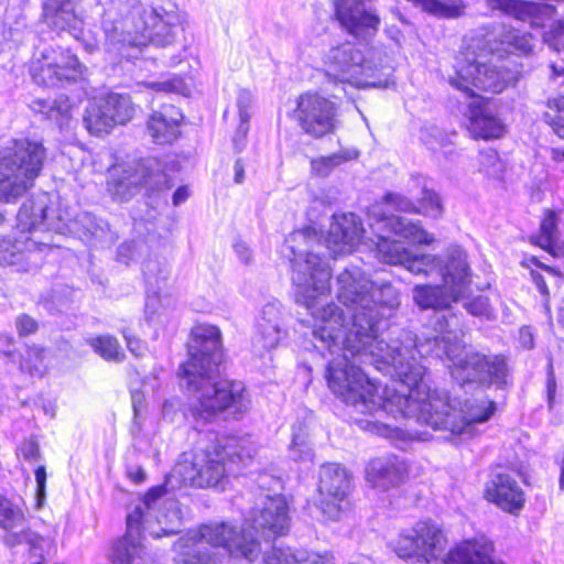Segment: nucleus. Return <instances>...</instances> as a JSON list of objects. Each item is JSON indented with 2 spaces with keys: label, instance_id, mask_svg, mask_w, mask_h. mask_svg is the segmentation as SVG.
<instances>
[{
  "label": "nucleus",
  "instance_id": "4c0bfd02",
  "mask_svg": "<svg viewBox=\"0 0 564 564\" xmlns=\"http://www.w3.org/2000/svg\"><path fill=\"white\" fill-rule=\"evenodd\" d=\"M500 42L508 45L509 47H512L514 52L523 55L532 53L535 46V41L532 34L528 32H521L511 26L503 29L500 34Z\"/></svg>",
  "mask_w": 564,
  "mask_h": 564
},
{
  "label": "nucleus",
  "instance_id": "a878e982",
  "mask_svg": "<svg viewBox=\"0 0 564 564\" xmlns=\"http://www.w3.org/2000/svg\"><path fill=\"white\" fill-rule=\"evenodd\" d=\"M183 116L173 105H164L154 111L148 120V131L158 144L174 142L180 135V123Z\"/></svg>",
  "mask_w": 564,
  "mask_h": 564
},
{
  "label": "nucleus",
  "instance_id": "a19ab883",
  "mask_svg": "<svg viewBox=\"0 0 564 564\" xmlns=\"http://www.w3.org/2000/svg\"><path fill=\"white\" fill-rule=\"evenodd\" d=\"M147 252L148 246L141 239L123 241L117 249V260L124 265H130L132 262H137Z\"/></svg>",
  "mask_w": 564,
  "mask_h": 564
},
{
  "label": "nucleus",
  "instance_id": "f3484780",
  "mask_svg": "<svg viewBox=\"0 0 564 564\" xmlns=\"http://www.w3.org/2000/svg\"><path fill=\"white\" fill-rule=\"evenodd\" d=\"M351 475L340 464L326 463L321 466L318 481V508L323 516L333 521L340 519L349 507Z\"/></svg>",
  "mask_w": 564,
  "mask_h": 564
},
{
  "label": "nucleus",
  "instance_id": "7c9ffc66",
  "mask_svg": "<svg viewBox=\"0 0 564 564\" xmlns=\"http://www.w3.org/2000/svg\"><path fill=\"white\" fill-rule=\"evenodd\" d=\"M95 354L109 362L120 364L126 359V352L119 340L109 334L90 336L85 339Z\"/></svg>",
  "mask_w": 564,
  "mask_h": 564
},
{
  "label": "nucleus",
  "instance_id": "7ed1b4c3",
  "mask_svg": "<svg viewBox=\"0 0 564 564\" xmlns=\"http://www.w3.org/2000/svg\"><path fill=\"white\" fill-rule=\"evenodd\" d=\"M377 257L389 264L401 265L414 275H440V285H416L413 300L423 310H444L467 295L471 271L466 251L459 246L449 247L443 254L414 253L403 242L378 234Z\"/></svg>",
  "mask_w": 564,
  "mask_h": 564
},
{
  "label": "nucleus",
  "instance_id": "f704fd0d",
  "mask_svg": "<svg viewBox=\"0 0 564 564\" xmlns=\"http://www.w3.org/2000/svg\"><path fill=\"white\" fill-rule=\"evenodd\" d=\"M106 110L109 111L113 124H124L132 119L135 112L130 96L122 94H109L106 98Z\"/></svg>",
  "mask_w": 564,
  "mask_h": 564
},
{
  "label": "nucleus",
  "instance_id": "bb28decb",
  "mask_svg": "<svg viewBox=\"0 0 564 564\" xmlns=\"http://www.w3.org/2000/svg\"><path fill=\"white\" fill-rule=\"evenodd\" d=\"M30 240L0 238V265L14 267L19 272L30 271L36 263L39 252Z\"/></svg>",
  "mask_w": 564,
  "mask_h": 564
},
{
  "label": "nucleus",
  "instance_id": "a18cd8bd",
  "mask_svg": "<svg viewBox=\"0 0 564 564\" xmlns=\"http://www.w3.org/2000/svg\"><path fill=\"white\" fill-rule=\"evenodd\" d=\"M420 206L417 213H423L426 216L437 218L442 215L443 206L437 193L432 189L424 188L420 198Z\"/></svg>",
  "mask_w": 564,
  "mask_h": 564
},
{
  "label": "nucleus",
  "instance_id": "4d7b16f0",
  "mask_svg": "<svg viewBox=\"0 0 564 564\" xmlns=\"http://www.w3.org/2000/svg\"><path fill=\"white\" fill-rule=\"evenodd\" d=\"M37 507H41L45 498L46 470L41 465L35 469Z\"/></svg>",
  "mask_w": 564,
  "mask_h": 564
},
{
  "label": "nucleus",
  "instance_id": "423d86ee",
  "mask_svg": "<svg viewBox=\"0 0 564 564\" xmlns=\"http://www.w3.org/2000/svg\"><path fill=\"white\" fill-rule=\"evenodd\" d=\"M252 458L251 449L237 437H215L193 453H183L171 477L184 485L199 488L216 487Z\"/></svg>",
  "mask_w": 564,
  "mask_h": 564
},
{
  "label": "nucleus",
  "instance_id": "20e7f679",
  "mask_svg": "<svg viewBox=\"0 0 564 564\" xmlns=\"http://www.w3.org/2000/svg\"><path fill=\"white\" fill-rule=\"evenodd\" d=\"M398 373L411 386L406 398L397 397L398 409L404 411V417L414 419L433 430L471 437L475 424L487 422L496 411V403L487 398L465 400L462 408L456 410L445 390L431 389L426 367L421 362L399 366Z\"/></svg>",
  "mask_w": 564,
  "mask_h": 564
},
{
  "label": "nucleus",
  "instance_id": "4468645a",
  "mask_svg": "<svg viewBox=\"0 0 564 564\" xmlns=\"http://www.w3.org/2000/svg\"><path fill=\"white\" fill-rule=\"evenodd\" d=\"M389 545L400 558L427 564L443 551L444 535L432 521H420L402 531Z\"/></svg>",
  "mask_w": 564,
  "mask_h": 564
},
{
  "label": "nucleus",
  "instance_id": "473e14b6",
  "mask_svg": "<svg viewBox=\"0 0 564 564\" xmlns=\"http://www.w3.org/2000/svg\"><path fill=\"white\" fill-rule=\"evenodd\" d=\"M84 122L93 134L108 133L115 127L109 111L106 110L105 98L99 102L89 104L85 111Z\"/></svg>",
  "mask_w": 564,
  "mask_h": 564
},
{
  "label": "nucleus",
  "instance_id": "c85d7f7f",
  "mask_svg": "<svg viewBox=\"0 0 564 564\" xmlns=\"http://www.w3.org/2000/svg\"><path fill=\"white\" fill-rule=\"evenodd\" d=\"M378 229L384 228L389 232H393L399 237H403L413 242L419 243H431L433 238L422 229V227L412 221L411 219L402 216H387L382 214L380 218L377 219Z\"/></svg>",
  "mask_w": 564,
  "mask_h": 564
},
{
  "label": "nucleus",
  "instance_id": "f257e3e1",
  "mask_svg": "<svg viewBox=\"0 0 564 564\" xmlns=\"http://www.w3.org/2000/svg\"><path fill=\"white\" fill-rule=\"evenodd\" d=\"M337 297L350 313L346 321L343 310L329 303L313 312L315 325L311 335L317 350L330 356L325 379L333 393L364 414L387 412L404 417L397 397L409 395L411 386L399 376V366L419 365L414 352L423 358L435 357L452 361L449 371L462 388H502L507 384L509 366L505 356L466 349L462 339L447 330L444 315L434 316L435 327L420 335L401 329L387 343L379 339L395 314L400 297L389 282L371 281L357 265H349L337 275Z\"/></svg>",
  "mask_w": 564,
  "mask_h": 564
},
{
  "label": "nucleus",
  "instance_id": "8fccbe9b",
  "mask_svg": "<svg viewBox=\"0 0 564 564\" xmlns=\"http://www.w3.org/2000/svg\"><path fill=\"white\" fill-rule=\"evenodd\" d=\"M18 451L19 455L30 463H35L41 459L40 446L34 440L23 441Z\"/></svg>",
  "mask_w": 564,
  "mask_h": 564
},
{
  "label": "nucleus",
  "instance_id": "49530a36",
  "mask_svg": "<svg viewBox=\"0 0 564 564\" xmlns=\"http://www.w3.org/2000/svg\"><path fill=\"white\" fill-rule=\"evenodd\" d=\"M539 243L543 248H551L557 239L556 216L553 212H547L541 223V235Z\"/></svg>",
  "mask_w": 564,
  "mask_h": 564
},
{
  "label": "nucleus",
  "instance_id": "ea45409f",
  "mask_svg": "<svg viewBox=\"0 0 564 564\" xmlns=\"http://www.w3.org/2000/svg\"><path fill=\"white\" fill-rule=\"evenodd\" d=\"M142 272L145 283L160 289L161 283H164L170 275V265L165 261L148 259L142 264Z\"/></svg>",
  "mask_w": 564,
  "mask_h": 564
},
{
  "label": "nucleus",
  "instance_id": "79ce46f5",
  "mask_svg": "<svg viewBox=\"0 0 564 564\" xmlns=\"http://www.w3.org/2000/svg\"><path fill=\"white\" fill-rule=\"evenodd\" d=\"M545 118L553 127L554 132L564 139V94L557 99L549 101V110L545 112Z\"/></svg>",
  "mask_w": 564,
  "mask_h": 564
},
{
  "label": "nucleus",
  "instance_id": "338daca9",
  "mask_svg": "<svg viewBox=\"0 0 564 564\" xmlns=\"http://www.w3.org/2000/svg\"><path fill=\"white\" fill-rule=\"evenodd\" d=\"M551 32L554 34L555 37L564 36V18L555 21L552 24Z\"/></svg>",
  "mask_w": 564,
  "mask_h": 564
},
{
  "label": "nucleus",
  "instance_id": "6ab92c4d",
  "mask_svg": "<svg viewBox=\"0 0 564 564\" xmlns=\"http://www.w3.org/2000/svg\"><path fill=\"white\" fill-rule=\"evenodd\" d=\"M286 336V329L282 322L281 304L279 302L267 303L257 322L256 332L252 337V350L258 356L275 348L282 338Z\"/></svg>",
  "mask_w": 564,
  "mask_h": 564
},
{
  "label": "nucleus",
  "instance_id": "6e6d98bb",
  "mask_svg": "<svg viewBox=\"0 0 564 564\" xmlns=\"http://www.w3.org/2000/svg\"><path fill=\"white\" fill-rule=\"evenodd\" d=\"M121 334L126 340L127 348L131 354H133L137 357H141L144 355L145 346L140 339L133 337L128 329H122Z\"/></svg>",
  "mask_w": 564,
  "mask_h": 564
},
{
  "label": "nucleus",
  "instance_id": "72a5a7b5",
  "mask_svg": "<svg viewBox=\"0 0 564 564\" xmlns=\"http://www.w3.org/2000/svg\"><path fill=\"white\" fill-rule=\"evenodd\" d=\"M289 456L294 462H311L314 457V449L308 440L307 426L302 422L292 425Z\"/></svg>",
  "mask_w": 564,
  "mask_h": 564
},
{
  "label": "nucleus",
  "instance_id": "bf43d9fd",
  "mask_svg": "<svg viewBox=\"0 0 564 564\" xmlns=\"http://www.w3.org/2000/svg\"><path fill=\"white\" fill-rule=\"evenodd\" d=\"M424 141L431 150L435 151L436 145L445 147L448 142V138L438 129H432V132L425 138Z\"/></svg>",
  "mask_w": 564,
  "mask_h": 564
},
{
  "label": "nucleus",
  "instance_id": "5fc2aeb1",
  "mask_svg": "<svg viewBox=\"0 0 564 564\" xmlns=\"http://www.w3.org/2000/svg\"><path fill=\"white\" fill-rule=\"evenodd\" d=\"M253 96L248 89H240L237 96V107L239 110V118L250 119L249 108L251 106Z\"/></svg>",
  "mask_w": 564,
  "mask_h": 564
},
{
  "label": "nucleus",
  "instance_id": "680f3d73",
  "mask_svg": "<svg viewBox=\"0 0 564 564\" xmlns=\"http://www.w3.org/2000/svg\"><path fill=\"white\" fill-rule=\"evenodd\" d=\"M31 108L34 112L42 113L45 118H47L48 109L52 108V101L37 99L32 102Z\"/></svg>",
  "mask_w": 564,
  "mask_h": 564
},
{
  "label": "nucleus",
  "instance_id": "69168bd1",
  "mask_svg": "<svg viewBox=\"0 0 564 564\" xmlns=\"http://www.w3.org/2000/svg\"><path fill=\"white\" fill-rule=\"evenodd\" d=\"M235 182L241 184L245 181V166L241 160H237L235 163Z\"/></svg>",
  "mask_w": 564,
  "mask_h": 564
},
{
  "label": "nucleus",
  "instance_id": "b1692460",
  "mask_svg": "<svg viewBox=\"0 0 564 564\" xmlns=\"http://www.w3.org/2000/svg\"><path fill=\"white\" fill-rule=\"evenodd\" d=\"M364 231L362 224L355 214H336L326 237L327 248L334 253L350 251L359 242Z\"/></svg>",
  "mask_w": 564,
  "mask_h": 564
},
{
  "label": "nucleus",
  "instance_id": "4be33fe9",
  "mask_svg": "<svg viewBox=\"0 0 564 564\" xmlns=\"http://www.w3.org/2000/svg\"><path fill=\"white\" fill-rule=\"evenodd\" d=\"M406 475V464L395 455L373 458L366 468L367 481L381 491L400 486L405 480Z\"/></svg>",
  "mask_w": 564,
  "mask_h": 564
},
{
  "label": "nucleus",
  "instance_id": "e433bc0d",
  "mask_svg": "<svg viewBox=\"0 0 564 564\" xmlns=\"http://www.w3.org/2000/svg\"><path fill=\"white\" fill-rule=\"evenodd\" d=\"M357 158L356 151L341 150L327 156H319L311 161L312 171L315 175L327 177L335 167Z\"/></svg>",
  "mask_w": 564,
  "mask_h": 564
},
{
  "label": "nucleus",
  "instance_id": "a211bd4d",
  "mask_svg": "<svg viewBox=\"0 0 564 564\" xmlns=\"http://www.w3.org/2000/svg\"><path fill=\"white\" fill-rule=\"evenodd\" d=\"M295 118L306 134L323 138L337 127V107L319 94L307 93L297 99Z\"/></svg>",
  "mask_w": 564,
  "mask_h": 564
},
{
  "label": "nucleus",
  "instance_id": "9b49d317",
  "mask_svg": "<svg viewBox=\"0 0 564 564\" xmlns=\"http://www.w3.org/2000/svg\"><path fill=\"white\" fill-rule=\"evenodd\" d=\"M519 78V72L507 62H494L486 54H476L471 47L464 53L455 77L449 79L452 86L462 90L467 97H475V89L499 94Z\"/></svg>",
  "mask_w": 564,
  "mask_h": 564
},
{
  "label": "nucleus",
  "instance_id": "774afa93",
  "mask_svg": "<svg viewBox=\"0 0 564 564\" xmlns=\"http://www.w3.org/2000/svg\"><path fill=\"white\" fill-rule=\"evenodd\" d=\"M151 87L156 90H164L166 87V84L165 83H152Z\"/></svg>",
  "mask_w": 564,
  "mask_h": 564
},
{
  "label": "nucleus",
  "instance_id": "c03bdc74",
  "mask_svg": "<svg viewBox=\"0 0 564 564\" xmlns=\"http://www.w3.org/2000/svg\"><path fill=\"white\" fill-rule=\"evenodd\" d=\"M72 105L69 98L61 95L52 101L46 119L54 121L61 129L68 123Z\"/></svg>",
  "mask_w": 564,
  "mask_h": 564
},
{
  "label": "nucleus",
  "instance_id": "cd10ccee",
  "mask_svg": "<svg viewBox=\"0 0 564 564\" xmlns=\"http://www.w3.org/2000/svg\"><path fill=\"white\" fill-rule=\"evenodd\" d=\"M259 564H333V558L327 553L272 546L263 554Z\"/></svg>",
  "mask_w": 564,
  "mask_h": 564
},
{
  "label": "nucleus",
  "instance_id": "9d476101",
  "mask_svg": "<svg viewBox=\"0 0 564 564\" xmlns=\"http://www.w3.org/2000/svg\"><path fill=\"white\" fill-rule=\"evenodd\" d=\"M195 541L193 549L183 554L177 564H220L221 558L213 547H223L230 556L241 557L253 563L261 551L259 543L248 539L229 527L227 522L204 524L191 536Z\"/></svg>",
  "mask_w": 564,
  "mask_h": 564
},
{
  "label": "nucleus",
  "instance_id": "37998d69",
  "mask_svg": "<svg viewBox=\"0 0 564 564\" xmlns=\"http://www.w3.org/2000/svg\"><path fill=\"white\" fill-rule=\"evenodd\" d=\"M479 171L488 177H499L502 172V163L497 151L487 149L478 154Z\"/></svg>",
  "mask_w": 564,
  "mask_h": 564
},
{
  "label": "nucleus",
  "instance_id": "13d9d810",
  "mask_svg": "<svg viewBox=\"0 0 564 564\" xmlns=\"http://www.w3.org/2000/svg\"><path fill=\"white\" fill-rule=\"evenodd\" d=\"M249 120L250 119L240 118V123L237 128V131H236L234 138H232L235 148L238 151H241L242 148L245 147V141H246V138H247V134L249 131Z\"/></svg>",
  "mask_w": 564,
  "mask_h": 564
},
{
  "label": "nucleus",
  "instance_id": "2eb2a0df",
  "mask_svg": "<svg viewBox=\"0 0 564 564\" xmlns=\"http://www.w3.org/2000/svg\"><path fill=\"white\" fill-rule=\"evenodd\" d=\"M84 69L85 66L69 48L51 46L32 65L31 75L37 85L57 87L64 83L76 82L83 76Z\"/></svg>",
  "mask_w": 564,
  "mask_h": 564
},
{
  "label": "nucleus",
  "instance_id": "39448f33",
  "mask_svg": "<svg viewBox=\"0 0 564 564\" xmlns=\"http://www.w3.org/2000/svg\"><path fill=\"white\" fill-rule=\"evenodd\" d=\"M178 15L156 9L141 0H119L104 11L101 29L105 50L116 56L130 58L131 48L148 43L169 46L175 40Z\"/></svg>",
  "mask_w": 564,
  "mask_h": 564
},
{
  "label": "nucleus",
  "instance_id": "dca6fc26",
  "mask_svg": "<svg viewBox=\"0 0 564 564\" xmlns=\"http://www.w3.org/2000/svg\"><path fill=\"white\" fill-rule=\"evenodd\" d=\"M166 494V486L152 487L144 496L143 506H137L127 516V533L113 550L111 564H147L144 546L141 543V525L158 499Z\"/></svg>",
  "mask_w": 564,
  "mask_h": 564
},
{
  "label": "nucleus",
  "instance_id": "6e6552de",
  "mask_svg": "<svg viewBox=\"0 0 564 564\" xmlns=\"http://www.w3.org/2000/svg\"><path fill=\"white\" fill-rule=\"evenodd\" d=\"M46 149L40 140L10 139L0 144V203L14 204L42 172Z\"/></svg>",
  "mask_w": 564,
  "mask_h": 564
},
{
  "label": "nucleus",
  "instance_id": "ddd939ff",
  "mask_svg": "<svg viewBox=\"0 0 564 564\" xmlns=\"http://www.w3.org/2000/svg\"><path fill=\"white\" fill-rule=\"evenodd\" d=\"M378 53L369 51L367 56L355 45L345 43L333 47L325 56V65L341 82L356 87L386 86L390 67L377 62Z\"/></svg>",
  "mask_w": 564,
  "mask_h": 564
},
{
  "label": "nucleus",
  "instance_id": "aec40b11",
  "mask_svg": "<svg viewBox=\"0 0 564 564\" xmlns=\"http://www.w3.org/2000/svg\"><path fill=\"white\" fill-rule=\"evenodd\" d=\"M25 522L26 519L23 510L6 497L0 496V528L7 531V535L3 539L6 545L13 547L28 543L32 550L41 547L43 539L30 529H26Z\"/></svg>",
  "mask_w": 564,
  "mask_h": 564
},
{
  "label": "nucleus",
  "instance_id": "412c9836",
  "mask_svg": "<svg viewBox=\"0 0 564 564\" xmlns=\"http://www.w3.org/2000/svg\"><path fill=\"white\" fill-rule=\"evenodd\" d=\"M490 11H500L518 21L527 22L531 28H543L553 19L556 8L549 3L524 0H484Z\"/></svg>",
  "mask_w": 564,
  "mask_h": 564
},
{
  "label": "nucleus",
  "instance_id": "58836bf2",
  "mask_svg": "<svg viewBox=\"0 0 564 564\" xmlns=\"http://www.w3.org/2000/svg\"><path fill=\"white\" fill-rule=\"evenodd\" d=\"M45 350L39 346L26 348L20 361V369L32 377H42L46 371Z\"/></svg>",
  "mask_w": 564,
  "mask_h": 564
},
{
  "label": "nucleus",
  "instance_id": "f8f14e48",
  "mask_svg": "<svg viewBox=\"0 0 564 564\" xmlns=\"http://www.w3.org/2000/svg\"><path fill=\"white\" fill-rule=\"evenodd\" d=\"M107 193L119 203L129 202L141 189L148 195L170 188L167 175L155 158L112 166L107 178Z\"/></svg>",
  "mask_w": 564,
  "mask_h": 564
},
{
  "label": "nucleus",
  "instance_id": "f03ea898",
  "mask_svg": "<svg viewBox=\"0 0 564 564\" xmlns=\"http://www.w3.org/2000/svg\"><path fill=\"white\" fill-rule=\"evenodd\" d=\"M221 334L214 325L200 324L192 329L188 359L180 367L181 386L193 402L191 415L196 424L210 423L220 415L238 419L248 410L242 382L220 378Z\"/></svg>",
  "mask_w": 564,
  "mask_h": 564
},
{
  "label": "nucleus",
  "instance_id": "603ef678",
  "mask_svg": "<svg viewBox=\"0 0 564 564\" xmlns=\"http://www.w3.org/2000/svg\"><path fill=\"white\" fill-rule=\"evenodd\" d=\"M384 200L387 204L393 206L395 209L401 212H417V207L406 197L400 194L388 193L384 196Z\"/></svg>",
  "mask_w": 564,
  "mask_h": 564
},
{
  "label": "nucleus",
  "instance_id": "0e129e2a",
  "mask_svg": "<svg viewBox=\"0 0 564 564\" xmlns=\"http://www.w3.org/2000/svg\"><path fill=\"white\" fill-rule=\"evenodd\" d=\"M130 479L135 484H142L145 480V471L141 467H137L135 469H130L128 471Z\"/></svg>",
  "mask_w": 564,
  "mask_h": 564
},
{
  "label": "nucleus",
  "instance_id": "09e8293b",
  "mask_svg": "<svg viewBox=\"0 0 564 564\" xmlns=\"http://www.w3.org/2000/svg\"><path fill=\"white\" fill-rule=\"evenodd\" d=\"M162 416L165 421L174 423L183 417L182 403L178 398H171L162 404Z\"/></svg>",
  "mask_w": 564,
  "mask_h": 564
},
{
  "label": "nucleus",
  "instance_id": "1a4fd4ad",
  "mask_svg": "<svg viewBox=\"0 0 564 564\" xmlns=\"http://www.w3.org/2000/svg\"><path fill=\"white\" fill-rule=\"evenodd\" d=\"M258 487L260 492L254 506L246 516L245 527L238 530L235 525L227 524L234 528L236 532L246 534L248 539L256 540L261 549L259 556H263L267 551H263L260 541L249 530H253L256 534L261 535L265 541H270L289 532L291 518L285 498L275 492L281 488L279 478L269 474H261L258 477Z\"/></svg>",
  "mask_w": 564,
  "mask_h": 564
},
{
  "label": "nucleus",
  "instance_id": "052dcab7",
  "mask_svg": "<svg viewBox=\"0 0 564 564\" xmlns=\"http://www.w3.org/2000/svg\"><path fill=\"white\" fill-rule=\"evenodd\" d=\"M235 252L243 263H249L252 257V251L249 246L243 241H236L234 245Z\"/></svg>",
  "mask_w": 564,
  "mask_h": 564
},
{
  "label": "nucleus",
  "instance_id": "864d4df0",
  "mask_svg": "<svg viewBox=\"0 0 564 564\" xmlns=\"http://www.w3.org/2000/svg\"><path fill=\"white\" fill-rule=\"evenodd\" d=\"M545 390H546V399H547L549 409H552L555 403L556 379H555L554 368H553V364H552L551 359L547 364V369H546Z\"/></svg>",
  "mask_w": 564,
  "mask_h": 564
},
{
  "label": "nucleus",
  "instance_id": "393cba45",
  "mask_svg": "<svg viewBox=\"0 0 564 564\" xmlns=\"http://www.w3.org/2000/svg\"><path fill=\"white\" fill-rule=\"evenodd\" d=\"M335 14L340 24L352 34L364 30H377L379 17L367 10L364 0H337Z\"/></svg>",
  "mask_w": 564,
  "mask_h": 564
},
{
  "label": "nucleus",
  "instance_id": "2f4dec72",
  "mask_svg": "<svg viewBox=\"0 0 564 564\" xmlns=\"http://www.w3.org/2000/svg\"><path fill=\"white\" fill-rule=\"evenodd\" d=\"M46 218V204L43 200H28L17 215L18 228L22 231H32L44 225Z\"/></svg>",
  "mask_w": 564,
  "mask_h": 564
},
{
  "label": "nucleus",
  "instance_id": "5701e85b",
  "mask_svg": "<svg viewBox=\"0 0 564 564\" xmlns=\"http://www.w3.org/2000/svg\"><path fill=\"white\" fill-rule=\"evenodd\" d=\"M487 497L499 508L516 512L523 508L524 494L511 470H498L487 487Z\"/></svg>",
  "mask_w": 564,
  "mask_h": 564
},
{
  "label": "nucleus",
  "instance_id": "e2e57ef3",
  "mask_svg": "<svg viewBox=\"0 0 564 564\" xmlns=\"http://www.w3.org/2000/svg\"><path fill=\"white\" fill-rule=\"evenodd\" d=\"M189 196V191L187 186H180L173 194V204L175 206L184 203Z\"/></svg>",
  "mask_w": 564,
  "mask_h": 564
},
{
  "label": "nucleus",
  "instance_id": "3c124183",
  "mask_svg": "<svg viewBox=\"0 0 564 564\" xmlns=\"http://www.w3.org/2000/svg\"><path fill=\"white\" fill-rule=\"evenodd\" d=\"M15 327H17L18 334L21 337H24V336L34 334L39 328V324L30 315L21 314L15 319Z\"/></svg>",
  "mask_w": 564,
  "mask_h": 564
},
{
  "label": "nucleus",
  "instance_id": "c9c22d12",
  "mask_svg": "<svg viewBox=\"0 0 564 564\" xmlns=\"http://www.w3.org/2000/svg\"><path fill=\"white\" fill-rule=\"evenodd\" d=\"M50 24L59 31L77 33L82 31L83 21L76 15L70 1H62L52 14Z\"/></svg>",
  "mask_w": 564,
  "mask_h": 564
},
{
  "label": "nucleus",
  "instance_id": "0eeeda50",
  "mask_svg": "<svg viewBox=\"0 0 564 564\" xmlns=\"http://www.w3.org/2000/svg\"><path fill=\"white\" fill-rule=\"evenodd\" d=\"M319 245V236L312 227L295 230L285 238V247L290 250L293 275L296 288V301L311 312L318 313V300L329 294L330 269L314 250Z\"/></svg>",
  "mask_w": 564,
  "mask_h": 564
},
{
  "label": "nucleus",
  "instance_id": "c756f323",
  "mask_svg": "<svg viewBox=\"0 0 564 564\" xmlns=\"http://www.w3.org/2000/svg\"><path fill=\"white\" fill-rule=\"evenodd\" d=\"M468 130L476 139L489 140L500 138L505 126L487 108L477 107L470 109Z\"/></svg>",
  "mask_w": 564,
  "mask_h": 564
},
{
  "label": "nucleus",
  "instance_id": "de8ad7c7",
  "mask_svg": "<svg viewBox=\"0 0 564 564\" xmlns=\"http://www.w3.org/2000/svg\"><path fill=\"white\" fill-rule=\"evenodd\" d=\"M464 307L474 316L485 317L486 319L494 318V310L487 296L478 295L473 300L465 302Z\"/></svg>",
  "mask_w": 564,
  "mask_h": 564
}]
</instances>
